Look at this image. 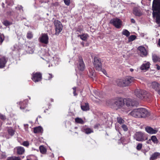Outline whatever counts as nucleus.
<instances>
[{
  "label": "nucleus",
  "instance_id": "f257e3e1",
  "mask_svg": "<svg viewBox=\"0 0 160 160\" xmlns=\"http://www.w3.org/2000/svg\"><path fill=\"white\" fill-rule=\"evenodd\" d=\"M152 10H153L152 15L155 18L156 16L155 13L158 14L160 13V0H153L152 5Z\"/></svg>",
  "mask_w": 160,
  "mask_h": 160
},
{
  "label": "nucleus",
  "instance_id": "f03ea898",
  "mask_svg": "<svg viewBox=\"0 0 160 160\" xmlns=\"http://www.w3.org/2000/svg\"><path fill=\"white\" fill-rule=\"evenodd\" d=\"M124 100L121 98H118L116 99L113 104V108L116 109L121 108L124 105Z\"/></svg>",
  "mask_w": 160,
  "mask_h": 160
},
{
  "label": "nucleus",
  "instance_id": "7ed1b4c3",
  "mask_svg": "<svg viewBox=\"0 0 160 160\" xmlns=\"http://www.w3.org/2000/svg\"><path fill=\"white\" fill-rule=\"evenodd\" d=\"M124 102L128 107H133L137 106L138 103L135 100L131 98H126L124 99Z\"/></svg>",
  "mask_w": 160,
  "mask_h": 160
},
{
  "label": "nucleus",
  "instance_id": "20e7f679",
  "mask_svg": "<svg viewBox=\"0 0 160 160\" xmlns=\"http://www.w3.org/2000/svg\"><path fill=\"white\" fill-rule=\"evenodd\" d=\"M48 58L49 60L48 62H50L51 66L53 65H56L59 63L60 60L58 55H55L53 57H51L48 55Z\"/></svg>",
  "mask_w": 160,
  "mask_h": 160
},
{
  "label": "nucleus",
  "instance_id": "39448f33",
  "mask_svg": "<svg viewBox=\"0 0 160 160\" xmlns=\"http://www.w3.org/2000/svg\"><path fill=\"white\" fill-rule=\"evenodd\" d=\"M78 58L79 60L78 61V62L77 65V66L76 70H78L82 71H83L85 68V65L82 57L81 56H79Z\"/></svg>",
  "mask_w": 160,
  "mask_h": 160
},
{
  "label": "nucleus",
  "instance_id": "423d86ee",
  "mask_svg": "<svg viewBox=\"0 0 160 160\" xmlns=\"http://www.w3.org/2000/svg\"><path fill=\"white\" fill-rule=\"evenodd\" d=\"M134 93L135 95L138 98L141 99H143L145 98L147 92L145 91L137 89L135 90Z\"/></svg>",
  "mask_w": 160,
  "mask_h": 160
},
{
  "label": "nucleus",
  "instance_id": "0eeeda50",
  "mask_svg": "<svg viewBox=\"0 0 160 160\" xmlns=\"http://www.w3.org/2000/svg\"><path fill=\"white\" fill-rule=\"evenodd\" d=\"M54 24L55 27V34L58 35L62 30V25L61 22L58 20H55L54 21Z\"/></svg>",
  "mask_w": 160,
  "mask_h": 160
},
{
  "label": "nucleus",
  "instance_id": "6e6552de",
  "mask_svg": "<svg viewBox=\"0 0 160 160\" xmlns=\"http://www.w3.org/2000/svg\"><path fill=\"white\" fill-rule=\"evenodd\" d=\"M134 138L137 141L142 142L145 140L144 133L141 132H136L134 135Z\"/></svg>",
  "mask_w": 160,
  "mask_h": 160
},
{
  "label": "nucleus",
  "instance_id": "1a4fd4ad",
  "mask_svg": "<svg viewBox=\"0 0 160 160\" xmlns=\"http://www.w3.org/2000/svg\"><path fill=\"white\" fill-rule=\"evenodd\" d=\"M93 64L96 70L100 71L102 68V64L101 63L100 59L97 57H95Z\"/></svg>",
  "mask_w": 160,
  "mask_h": 160
},
{
  "label": "nucleus",
  "instance_id": "9d476101",
  "mask_svg": "<svg viewBox=\"0 0 160 160\" xmlns=\"http://www.w3.org/2000/svg\"><path fill=\"white\" fill-rule=\"evenodd\" d=\"M110 23L117 28H120L122 25V21L118 18L111 19L110 21Z\"/></svg>",
  "mask_w": 160,
  "mask_h": 160
},
{
  "label": "nucleus",
  "instance_id": "9b49d317",
  "mask_svg": "<svg viewBox=\"0 0 160 160\" xmlns=\"http://www.w3.org/2000/svg\"><path fill=\"white\" fill-rule=\"evenodd\" d=\"M49 38L47 34L42 33L38 38V41L42 43L47 44L48 43Z\"/></svg>",
  "mask_w": 160,
  "mask_h": 160
},
{
  "label": "nucleus",
  "instance_id": "f8f14e48",
  "mask_svg": "<svg viewBox=\"0 0 160 160\" xmlns=\"http://www.w3.org/2000/svg\"><path fill=\"white\" fill-rule=\"evenodd\" d=\"M42 74L40 72L33 73L32 79L35 82L40 81L42 79Z\"/></svg>",
  "mask_w": 160,
  "mask_h": 160
},
{
  "label": "nucleus",
  "instance_id": "ddd939ff",
  "mask_svg": "<svg viewBox=\"0 0 160 160\" xmlns=\"http://www.w3.org/2000/svg\"><path fill=\"white\" fill-rule=\"evenodd\" d=\"M150 86L151 88L157 91L158 93V90L160 88V84L157 82L154 81L150 84Z\"/></svg>",
  "mask_w": 160,
  "mask_h": 160
},
{
  "label": "nucleus",
  "instance_id": "4468645a",
  "mask_svg": "<svg viewBox=\"0 0 160 160\" xmlns=\"http://www.w3.org/2000/svg\"><path fill=\"white\" fill-rule=\"evenodd\" d=\"M139 118H145L147 116L148 112L146 109L144 108H140Z\"/></svg>",
  "mask_w": 160,
  "mask_h": 160
},
{
  "label": "nucleus",
  "instance_id": "2eb2a0df",
  "mask_svg": "<svg viewBox=\"0 0 160 160\" xmlns=\"http://www.w3.org/2000/svg\"><path fill=\"white\" fill-rule=\"evenodd\" d=\"M135 80V79L133 77L129 76L126 77L124 79L126 86H127L129 84L133 82Z\"/></svg>",
  "mask_w": 160,
  "mask_h": 160
},
{
  "label": "nucleus",
  "instance_id": "dca6fc26",
  "mask_svg": "<svg viewBox=\"0 0 160 160\" xmlns=\"http://www.w3.org/2000/svg\"><path fill=\"white\" fill-rule=\"evenodd\" d=\"M140 108L133 110L129 113L132 116L136 118H139Z\"/></svg>",
  "mask_w": 160,
  "mask_h": 160
},
{
  "label": "nucleus",
  "instance_id": "f3484780",
  "mask_svg": "<svg viewBox=\"0 0 160 160\" xmlns=\"http://www.w3.org/2000/svg\"><path fill=\"white\" fill-rule=\"evenodd\" d=\"M150 63L148 62H145L140 67V69L142 71H146L148 70L150 67Z\"/></svg>",
  "mask_w": 160,
  "mask_h": 160
},
{
  "label": "nucleus",
  "instance_id": "a211bd4d",
  "mask_svg": "<svg viewBox=\"0 0 160 160\" xmlns=\"http://www.w3.org/2000/svg\"><path fill=\"white\" fill-rule=\"evenodd\" d=\"M138 50L140 51L141 56L142 57L145 56L147 55V52L144 47L142 46H139Z\"/></svg>",
  "mask_w": 160,
  "mask_h": 160
},
{
  "label": "nucleus",
  "instance_id": "6ab92c4d",
  "mask_svg": "<svg viewBox=\"0 0 160 160\" xmlns=\"http://www.w3.org/2000/svg\"><path fill=\"white\" fill-rule=\"evenodd\" d=\"M145 130L148 133L150 134H155L158 132L157 130L153 129L149 126H147L145 128Z\"/></svg>",
  "mask_w": 160,
  "mask_h": 160
},
{
  "label": "nucleus",
  "instance_id": "aec40b11",
  "mask_svg": "<svg viewBox=\"0 0 160 160\" xmlns=\"http://www.w3.org/2000/svg\"><path fill=\"white\" fill-rule=\"evenodd\" d=\"M14 150L16 151L17 153L18 154H22L25 152L24 148L21 146H18L14 148Z\"/></svg>",
  "mask_w": 160,
  "mask_h": 160
},
{
  "label": "nucleus",
  "instance_id": "412c9836",
  "mask_svg": "<svg viewBox=\"0 0 160 160\" xmlns=\"http://www.w3.org/2000/svg\"><path fill=\"white\" fill-rule=\"evenodd\" d=\"M28 100H25L23 102H19V104L20 105V108L21 109H24L27 107L28 103Z\"/></svg>",
  "mask_w": 160,
  "mask_h": 160
},
{
  "label": "nucleus",
  "instance_id": "4be33fe9",
  "mask_svg": "<svg viewBox=\"0 0 160 160\" xmlns=\"http://www.w3.org/2000/svg\"><path fill=\"white\" fill-rule=\"evenodd\" d=\"M116 83L118 86L120 87H126L124 80L118 79L116 81Z\"/></svg>",
  "mask_w": 160,
  "mask_h": 160
},
{
  "label": "nucleus",
  "instance_id": "5701e85b",
  "mask_svg": "<svg viewBox=\"0 0 160 160\" xmlns=\"http://www.w3.org/2000/svg\"><path fill=\"white\" fill-rule=\"evenodd\" d=\"M82 132L87 134H89L93 132L92 129L90 128H88L86 127H83L82 129Z\"/></svg>",
  "mask_w": 160,
  "mask_h": 160
},
{
  "label": "nucleus",
  "instance_id": "b1692460",
  "mask_svg": "<svg viewBox=\"0 0 160 160\" xmlns=\"http://www.w3.org/2000/svg\"><path fill=\"white\" fill-rule=\"evenodd\" d=\"M160 156V153L158 152H155L152 154L150 158V160H154Z\"/></svg>",
  "mask_w": 160,
  "mask_h": 160
},
{
  "label": "nucleus",
  "instance_id": "393cba45",
  "mask_svg": "<svg viewBox=\"0 0 160 160\" xmlns=\"http://www.w3.org/2000/svg\"><path fill=\"white\" fill-rule=\"evenodd\" d=\"M81 108L83 111L88 110L89 109V107L88 103H85L83 105H81Z\"/></svg>",
  "mask_w": 160,
  "mask_h": 160
},
{
  "label": "nucleus",
  "instance_id": "a878e982",
  "mask_svg": "<svg viewBox=\"0 0 160 160\" xmlns=\"http://www.w3.org/2000/svg\"><path fill=\"white\" fill-rule=\"evenodd\" d=\"M6 62V60L4 58H0V68H3Z\"/></svg>",
  "mask_w": 160,
  "mask_h": 160
},
{
  "label": "nucleus",
  "instance_id": "bb28decb",
  "mask_svg": "<svg viewBox=\"0 0 160 160\" xmlns=\"http://www.w3.org/2000/svg\"><path fill=\"white\" fill-rule=\"evenodd\" d=\"M42 128L41 126L36 127L34 128L33 132L35 133H42Z\"/></svg>",
  "mask_w": 160,
  "mask_h": 160
},
{
  "label": "nucleus",
  "instance_id": "cd10ccee",
  "mask_svg": "<svg viewBox=\"0 0 160 160\" xmlns=\"http://www.w3.org/2000/svg\"><path fill=\"white\" fill-rule=\"evenodd\" d=\"M133 14L136 16H140L142 15V13L137 8H134L133 10Z\"/></svg>",
  "mask_w": 160,
  "mask_h": 160
},
{
  "label": "nucleus",
  "instance_id": "c85d7f7f",
  "mask_svg": "<svg viewBox=\"0 0 160 160\" xmlns=\"http://www.w3.org/2000/svg\"><path fill=\"white\" fill-rule=\"evenodd\" d=\"M78 37H80L82 40L86 41L88 38L89 37V36L87 34L84 33L81 35H79Z\"/></svg>",
  "mask_w": 160,
  "mask_h": 160
},
{
  "label": "nucleus",
  "instance_id": "c756f323",
  "mask_svg": "<svg viewBox=\"0 0 160 160\" xmlns=\"http://www.w3.org/2000/svg\"><path fill=\"white\" fill-rule=\"evenodd\" d=\"M155 14L156 16L154 18H155L156 22L159 26H160V13L158 14L157 13H155Z\"/></svg>",
  "mask_w": 160,
  "mask_h": 160
},
{
  "label": "nucleus",
  "instance_id": "7c9ffc66",
  "mask_svg": "<svg viewBox=\"0 0 160 160\" xmlns=\"http://www.w3.org/2000/svg\"><path fill=\"white\" fill-rule=\"evenodd\" d=\"M152 59L154 62H160V57L155 54L152 55Z\"/></svg>",
  "mask_w": 160,
  "mask_h": 160
},
{
  "label": "nucleus",
  "instance_id": "2f4dec72",
  "mask_svg": "<svg viewBox=\"0 0 160 160\" xmlns=\"http://www.w3.org/2000/svg\"><path fill=\"white\" fill-rule=\"evenodd\" d=\"M7 131L8 134L11 137L13 136L14 134L15 130L12 128L10 127L8 128L7 130Z\"/></svg>",
  "mask_w": 160,
  "mask_h": 160
},
{
  "label": "nucleus",
  "instance_id": "473e14b6",
  "mask_svg": "<svg viewBox=\"0 0 160 160\" xmlns=\"http://www.w3.org/2000/svg\"><path fill=\"white\" fill-rule=\"evenodd\" d=\"M75 122L76 123H79L80 124H83L84 123V121L82 120V119L79 118H77L75 119Z\"/></svg>",
  "mask_w": 160,
  "mask_h": 160
},
{
  "label": "nucleus",
  "instance_id": "72a5a7b5",
  "mask_svg": "<svg viewBox=\"0 0 160 160\" xmlns=\"http://www.w3.org/2000/svg\"><path fill=\"white\" fill-rule=\"evenodd\" d=\"M89 72L88 76L89 77L92 78L95 75L94 69L93 68L92 69H89Z\"/></svg>",
  "mask_w": 160,
  "mask_h": 160
},
{
  "label": "nucleus",
  "instance_id": "f704fd0d",
  "mask_svg": "<svg viewBox=\"0 0 160 160\" xmlns=\"http://www.w3.org/2000/svg\"><path fill=\"white\" fill-rule=\"evenodd\" d=\"M122 34L127 37H128L130 35V33L127 30L124 29L122 32Z\"/></svg>",
  "mask_w": 160,
  "mask_h": 160
},
{
  "label": "nucleus",
  "instance_id": "c9c22d12",
  "mask_svg": "<svg viewBox=\"0 0 160 160\" xmlns=\"http://www.w3.org/2000/svg\"><path fill=\"white\" fill-rule=\"evenodd\" d=\"M39 149L40 152L42 154H45L46 152V148L42 146H40L39 147Z\"/></svg>",
  "mask_w": 160,
  "mask_h": 160
},
{
  "label": "nucleus",
  "instance_id": "e433bc0d",
  "mask_svg": "<svg viewBox=\"0 0 160 160\" xmlns=\"http://www.w3.org/2000/svg\"><path fill=\"white\" fill-rule=\"evenodd\" d=\"M151 139L154 143L157 144L158 142V140L155 136H152Z\"/></svg>",
  "mask_w": 160,
  "mask_h": 160
},
{
  "label": "nucleus",
  "instance_id": "4c0bfd02",
  "mask_svg": "<svg viewBox=\"0 0 160 160\" xmlns=\"http://www.w3.org/2000/svg\"><path fill=\"white\" fill-rule=\"evenodd\" d=\"M111 3L112 6L113 7H116L118 4V2L115 0H112Z\"/></svg>",
  "mask_w": 160,
  "mask_h": 160
},
{
  "label": "nucleus",
  "instance_id": "58836bf2",
  "mask_svg": "<svg viewBox=\"0 0 160 160\" xmlns=\"http://www.w3.org/2000/svg\"><path fill=\"white\" fill-rule=\"evenodd\" d=\"M117 122L120 124L123 123L124 122V121L120 117H118L117 118Z\"/></svg>",
  "mask_w": 160,
  "mask_h": 160
},
{
  "label": "nucleus",
  "instance_id": "ea45409f",
  "mask_svg": "<svg viewBox=\"0 0 160 160\" xmlns=\"http://www.w3.org/2000/svg\"><path fill=\"white\" fill-rule=\"evenodd\" d=\"M2 23L3 25L6 26H9L12 24V23L7 20H4L3 22Z\"/></svg>",
  "mask_w": 160,
  "mask_h": 160
},
{
  "label": "nucleus",
  "instance_id": "a19ab883",
  "mask_svg": "<svg viewBox=\"0 0 160 160\" xmlns=\"http://www.w3.org/2000/svg\"><path fill=\"white\" fill-rule=\"evenodd\" d=\"M136 36L134 35H132L130 36L128 38V41L129 42H131L132 41L136 39Z\"/></svg>",
  "mask_w": 160,
  "mask_h": 160
},
{
  "label": "nucleus",
  "instance_id": "79ce46f5",
  "mask_svg": "<svg viewBox=\"0 0 160 160\" xmlns=\"http://www.w3.org/2000/svg\"><path fill=\"white\" fill-rule=\"evenodd\" d=\"M33 37V34L31 32H28L27 34V38L28 39H31Z\"/></svg>",
  "mask_w": 160,
  "mask_h": 160
},
{
  "label": "nucleus",
  "instance_id": "37998d69",
  "mask_svg": "<svg viewBox=\"0 0 160 160\" xmlns=\"http://www.w3.org/2000/svg\"><path fill=\"white\" fill-rule=\"evenodd\" d=\"M6 2L8 5H12L13 4V0H6Z\"/></svg>",
  "mask_w": 160,
  "mask_h": 160
},
{
  "label": "nucleus",
  "instance_id": "c03bdc74",
  "mask_svg": "<svg viewBox=\"0 0 160 160\" xmlns=\"http://www.w3.org/2000/svg\"><path fill=\"white\" fill-rule=\"evenodd\" d=\"M122 128L123 130L125 132L127 131L128 128L127 126L125 124H122Z\"/></svg>",
  "mask_w": 160,
  "mask_h": 160
},
{
  "label": "nucleus",
  "instance_id": "a18cd8bd",
  "mask_svg": "<svg viewBox=\"0 0 160 160\" xmlns=\"http://www.w3.org/2000/svg\"><path fill=\"white\" fill-rule=\"evenodd\" d=\"M22 145L24 146L28 147L29 145V143L28 141H25L22 143Z\"/></svg>",
  "mask_w": 160,
  "mask_h": 160
},
{
  "label": "nucleus",
  "instance_id": "49530a36",
  "mask_svg": "<svg viewBox=\"0 0 160 160\" xmlns=\"http://www.w3.org/2000/svg\"><path fill=\"white\" fill-rule=\"evenodd\" d=\"M142 144L141 143H138L136 147L137 149L138 150H141L142 148Z\"/></svg>",
  "mask_w": 160,
  "mask_h": 160
},
{
  "label": "nucleus",
  "instance_id": "de8ad7c7",
  "mask_svg": "<svg viewBox=\"0 0 160 160\" xmlns=\"http://www.w3.org/2000/svg\"><path fill=\"white\" fill-rule=\"evenodd\" d=\"M64 2L65 4L69 6L70 2V0H64Z\"/></svg>",
  "mask_w": 160,
  "mask_h": 160
},
{
  "label": "nucleus",
  "instance_id": "09e8293b",
  "mask_svg": "<svg viewBox=\"0 0 160 160\" xmlns=\"http://www.w3.org/2000/svg\"><path fill=\"white\" fill-rule=\"evenodd\" d=\"M4 39V38L3 35H0V43H2Z\"/></svg>",
  "mask_w": 160,
  "mask_h": 160
},
{
  "label": "nucleus",
  "instance_id": "8fccbe9b",
  "mask_svg": "<svg viewBox=\"0 0 160 160\" xmlns=\"http://www.w3.org/2000/svg\"><path fill=\"white\" fill-rule=\"evenodd\" d=\"M0 118L2 120H4L6 119V118L4 115L0 114Z\"/></svg>",
  "mask_w": 160,
  "mask_h": 160
},
{
  "label": "nucleus",
  "instance_id": "3c124183",
  "mask_svg": "<svg viewBox=\"0 0 160 160\" xmlns=\"http://www.w3.org/2000/svg\"><path fill=\"white\" fill-rule=\"evenodd\" d=\"M16 9L19 10H22L23 11L22 7L21 6H18L16 7Z\"/></svg>",
  "mask_w": 160,
  "mask_h": 160
},
{
  "label": "nucleus",
  "instance_id": "603ef678",
  "mask_svg": "<svg viewBox=\"0 0 160 160\" xmlns=\"http://www.w3.org/2000/svg\"><path fill=\"white\" fill-rule=\"evenodd\" d=\"M14 160H20L21 158L19 157H13Z\"/></svg>",
  "mask_w": 160,
  "mask_h": 160
},
{
  "label": "nucleus",
  "instance_id": "864d4df0",
  "mask_svg": "<svg viewBox=\"0 0 160 160\" xmlns=\"http://www.w3.org/2000/svg\"><path fill=\"white\" fill-rule=\"evenodd\" d=\"M72 88L73 90V93L74 95V96H76L77 95V94L76 93V87H74Z\"/></svg>",
  "mask_w": 160,
  "mask_h": 160
},
{
  "label": "nucleus",
  "instance_id": "5fc2aeb1",
  "mask_svg": "<svg viewBox=\"0 0 160 160\" xmlns=\"http://www.w3.org/2000/svg\"><path fill=\"white\" fill-rule=\"evenodd\" d=\"M7 160H14V157H8L7 159Z\"/></svg>",
  "mask_w": 160,
  "mask_h": 160
},
{
  "label": "nucleus",
  "instance_id": "6e6d98bb",
  "mask_svg": "<svg viewBox=\"0 0 160 160\" xmlns=\"http://www.w3.org/2000/svg\"><path fill=\"white\" fill-rule=\"evenodd\" d=\"M156 67V68H157V69L158 70H160V66H159L158 65V64H156V65H155Z\"/></svg>",
  "mask_w": 160,
  "mask_h": 160
},
{
  "label": "nucleus",
  "instance_id": "4d7b16f0",
  "mask_svg": "<svg viewBox=\"0 0 160 160\" xmlns=\"http://www.w3.org/2000/svg\"><path fill=\"white\" fill-rule=\"evenodd\" d=\"M24 126L25 128V129L26 130H27L28 127V125L27 124H24Z\"/></svg>",
  "mask_w": 160,
  "mask_h": 160
},
{
  "label": "nucleus",
  "instance_id": "13d9d810",
  "mask_svg": "<svg viewBox=\"0 0 160 160\" xmlns=\"http://www.w3.org/2000/svg\"><path fill=\"white\" fill-rule=\"evenodd\" d=\"M101 71H102V72L105 75H106L107 73H106V71L105 70H104V69H101Z\"/></svg>",
  "mask_w": 160,
  "mask_h": 160
},
{
  "label": "nucleus",
  "instance_id": "bf43d9fd",
  "mask_svg": "<svg viewBox=\"0 0 160 160\" xmlns=\"http://www.w3.org/2000/svg\"><path fill=\"white\" fill-rule=\"evenodd\" d=\"M49 79H48L50 80L51 78H52V75L51 74H49Z\"/></svg>",
  "mask_w": 160,
  "mask_h": 160
},
{
  "label": "nucleus",
  "instance_id": "052dcab7",
  "mask_svg": "<svg viewBox=\"0 0 160 160\" xmlns=\"http://www.w3.org/2000/svg\"><path fill=\"white\" fill-rule=\"evenodd\" d=\"M131 22L132 23H135V20L133 18L131 19Z\"/></svg>",
  "mask_w": 160,
  "mask_h": 160
},
{
  "label": "nucleus",
  "instance_id": "680f3d73",
  "mask_svg": "<svg viewBox=\"0 0 160 160\" xmlns=\"http://www.w3.org/2000/svg\"><path fill=\"white\" fill-rule=\"evenodd\" d=\"M91 98L92 99V100H94V101H95V100H94V98H97L96 97H95L94 96H92H92H91Z\"/></svg>",
  "mask_w": 160,
  "mask_h": 160
},
{
  "label": "nucleus",
  "instance_id": "e2e57ef3",
  "mask_svg": "<svg viewBox=\"0 0 160 160\" xmlns=\"http://www.w3.org/2000/svg\"><path fill=\"white\" fill-rule=\"evenodd\" d=\"M158 45L160 46V38L158 40Z\"/></svg>",
  "mask_w": 160,
  "mask_h": 160
},
{
  "label": "nucleus",
  "instance_id": "0e129e2a",
  "mask_svg": "<svg viewBox=\"0 0 160 160\" xmlns=\"http://www.w3.org/2000/svg\"><path fill=\"white\" fill-rule=\"evenodd\" d=\"M151 139H150L149 140H148V141L147 142V143H149L151 142Z\"/></svg>",
  "mask_w": 160,
  "mask_h": 160
},
{
  "label": "nucleus",
  "instance_id": "69168bd1",
  "mask_svg": "<svg viewBox=\"0 0 160 160\" xmlns=\"http://www.w3.org/2000/svg\"><path fill=\"white\" fill-rule=\"evenodd\" d=\"M84 42H81V44L82 45V46L84 47Z\"/></svg>",
  "mask_w": 160,
  "mask_h": 160
},
{
  "label": "nucleus",
  "instance_id": "338daca9",
  "mask_svg": "<svg viewBox=\"0 0 160 160\" xmlns=\"http://www.w3.org/2000/svg\"><path fill=\"white\" fill-rule=\"evenodd\" d=\"M27 160H33L32 158H27Z\"/></svg>",
  "mask_w": 160,
  "mask_h": 160
},
{
  "label": "nucleus",
  "instance_id": "774afa93",
  "mask_svg": "<svg viewBox=\"0 0 160 160\" xmlns=\"http://www.w3.org/2000/svg\"><path fill=\"white\" fill-rule=\"evenodd\" d=\"M115 128H116V129L117 131H118V130H119V129H118V128H117V126H115Z\"/></svg>",
  "mask_w": 160,
  "mask_h": 160
}]
</instances>
